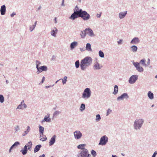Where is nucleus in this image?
Wrapping results in <instances>:
<instances>
[{"instance_id": "obj_57", "label": "nucleus", "mask_w": 157, "mask_h": 157, "mask_svg": "<svg viewBox=\"0 0 157 157\" xmlns=\"http://www.w3.org/2000/svg\"><path fill=\"white\" fill-rule=\"evenodd\" d=\"M54 20H55V23H56L57 22V21H56V17H55V19H54Z\"/></svg>"}, {"instance_id": "obj_12", "label": "nucleus", "mask_w": 157, "mask_h": 157, "mask_svg": "<svg viewBox=\"0 0 157 157\" xmlns=\"http://www.w3.org/2000/svg\"><path fill=\"white\" fill-rule=\"evenodd\" d=\"M128 98L127 94L126 93L123 94L121 96L118 97L117 99L118 100H122L125 98Z\"/></svg>"}, {"instance_id": "obj_50", "label": "nucleus", "mask_w": 157, "mask_h": 157, "mask_svg": "<svg viewBox=\"0 0 157 157\" xmlns=\"http://www.w3.org/2000/svg\"><path fill=\"white\" fill-rule=\"evenodd\" d=\"M45 77H43V78H42V81L41 82V84L43 83L44 82V81L45 80Z\"/></svg>"}, {"instance_id": "obj_54", "label": "nucleus", "mask_w": 157, "mask_h": 157, "mask_svg": "<svg viewBox=\"0 0 157 157\" xmlns=\"http://www.w3.org/2000/svg\"><path fill=\"white\" fill-rule=\"evenodd\" d=\"M45 155L44 154H43L42 155L39 156V157H44Z\"/></svg>"}, {"instance_id": "obj_48", "label": "nucleus", "mask_w": 157, "mask_h": 157, "mask_svg": "<svg viewBox=\"0 0 157 157\" xmlns=\"http://www.w3.org/2000/svg\"><path fill=\"white\" fill-rule=\"evenodd\" d=\"M157 154V151H155L154 152L152 157H155L156 155Z\"/></svg>"}, {"instance_id": "obj_58", "label": "nucleus", "mask_w": 157, "mask_h": 157, "mask_svg": "<svg viewBox=\"0 0 157 157\" xmlns=\"http://www.w3.org/2000/svg\"><path fill=\"white\" fill-rule=\"evenodd\" d=\"M112 157H117L116 155H113Z\"/></svg>"}, {"instance_id": "obj_35", "label": "nucleus", "mask_w": 157, "mask_h": 157, "mask_svg": "<svg viewBox=\"0 0 157 157\" xmlns=\"http://www.w3.org/2000/svg\"><path fill=\"white\" fill-rule=\"evenodd\" d=\"M94 67L95 69H99L100 66L99 64L97 62H96L94 64Z\"/></svg>"}, {"instance_id": "obj_14", "label": "nucleus", "mask_w": 157, "mask_h": 157, "mask_svg": "<svg viewBox=\"0 0 157 157\" xmlns=\"http://www.w3.org/2000/svg\"><path fill=\"white\" fill-rule=\"evenodd\" d=\"M78 17H79V14L74 12L71 15L70 18L71 19L74 20Z\"/></svg>"}, {"instance_id": "obj_22", "label": "nucleus", "mask_w": 157, "mask_h": 157, "mask_svg": "<svg viewBox=\"0 0 157 157\" xmlns=\"http://www.w3.org/2000/svg\"><path fill=\"white\" fill-rule=\"evenodd\" d=\"M41 147V145H36L35 147L34 150V152L35 153H36L39 151L40 148Z\"/></svg>"}, {"instance_id": "obj_32", "label": "nucleus", "mask_w": 157, "mask_h": 157, "mask_svg": "<svg viewBox=\"0 0 157 157\" xmlns=\"http://www.w3.org/2000/svg\"><path fill=\"white\" fill-rule=\"evenodd\" d=\"M41 138L40 139V140L44 141H45L47 139L46 136L45 135H44L43 134V135H41Z\"/></svg>"}, {"instance_id": "obj_36", "label": "nucleus", "mask_w": 157, "mask_h": 157, "mask_svg": "<svg viewBox=\"0 0 157 157\" xmlns=\"http://www.w3.org/2000/svg\"><path fill=\"white\" fill-rule=\"evenodd\" d=\"M99 55L100 57L103 58L104 56V54L101 51H99Z\"/></svg>"}, {"instance_id": "obj_19", "label": "nucleus", "mask_w": 157, "mask_h": 157, "mask_svg": "<svg viewBox=\"0 0 157 157\" xmlns=\"http://www.w3.org/2000/svg\"><path fill=\"white\" fill-rule=\"evenodd\" d=\"M40 63L39 61H36V67L37 69H39L38 64H40ZM39 69H47V67L45 66H41Z\"/></svg>"}, {"instance_id": "obj_2", "label": "nucleus", "mask_w": 157, "mask_h": 157, "mask_svg": "<svg viewBox=\"0 0 157 157\" xmlns=\"http://www.w3.org/2000/svg\"><path fill=\"white\" fill-rule=\"evenodd\" d=\"M79 16L85 21L88 20L90 18V15L85 11L82 10Z\"/></svg>"}, {"instance_id": "obj_23", "label": "nucleus", "mask_w": 157, "mask_h": 157, "mask_svg": "<svg viewBox=\"0 0 157 157\" xmlns=\"http://www.w3.org/2000/svg\"><path fill=\"white\" fill-rule=\"evenodd\" d=\"M26 107V105L24 103L23 104L22 102H21V105H19L17 107V109H21L23 108H25Z\"/></svg>"}, {"instance_id": "obj_13", "label": "nucleus", "mask_w": 157, "mask_h": 157, "mask_svg": "<svg viewBox=\"0 0 157 157\" xmlns=\"http://www.w3.org/2000/svg\"><path fill=\"white\" fill-rule=\"evenodd\" d=\"M86 34H88L89 36H92L94 35L93 31L90 29H86Z\"/></svg>"}, {"instance_id": "obj_56", "label": "nucleus", "mask_w": 157, "mask_h": 157, "mask_svg": "<svg viewBox=\"0 0 157 157\" xmlns=\"http://www.w3.org/2000/svg\"><path fill=\"white\" fill-rule=\"evenodd\" d=\"M50 87H51V86H46L45 87V88H49Z\"/></svg>"}, {"instance_id": "obj_21", "label": "nucleus", "mask_w": 157, "mask_h": 157, "mask_svg": "<svg viewBox=\"0 0 157 157\" xmlns=\"http://www.w3.org/2000/svg\"><path fill=\"white\" fill-rule=\"evenodd\" d=\"M86 50L89 51H92L91 45L90 43H87L86 46Z\"/></svg>"}, {"instance_id": "obj_47", "label": "nucleus", "mask_w": 157, "mask_h": 157, "mask_svg": "<svg viewBox=\"0 0 157 157\" xmlns=\"http://www.w3.org/2000/svg\"><path fill=\"white\" fill-rule=\"evenodd\" d=\"M112 110H110V109H109L107 111V115H108L110 113L112 112Z\"/></svg>"}, {"instance_id": "obj_59", "label": "nucleus", "mask_w": 157, "mask_h": 157, "mask_svg": "<svg viewBox=\"0 0 157 157\" xmlns=\"http://www.w3.org/2000/svg\"><path fill=\"white\" fill-rule=\"evenodd\" d=\"M155 78H157V75L155 76Z\"/></svg>"}, {"instance_id": "obj_40", "label": "nucleus", "mask_w": 157, "mask_h": 157, "mask_svg": "<svg viewBox=\"0 0 157 157\" xmlns=\"http://www.w3.org/2000/svg\"><path fill=\"white\" fill-rule=\"evenodd\" d=\"M75 65L76 68H78L79 66V60H77L75 62Z\"/></svg>"}, {"instance_id": "obj_28", "label": "nucleus", "mask_w": 157, "mask_h": 157, "mask_svg": "<svg viewBox=\"0 0 157 157\" xmlns=\"http://www.w3.org/2000/svg\"><path fill=\"white\" fill-rule=\"evenodd\" d=\"M86 145L85 144H82L78 145L77 147L78 149H81L82 150H84V149H86L84 148L85 146Z\"/></svg>"}, {"instance_id": "obj_1", "label": "nucleus", "mask_w": 157, "mask_h": 157, "mask_svg": "<svg viewBox=\"0 0 157 157\" xmlns=\"http://www.w3.org/2000/svg\"><path fill=\"white\" fill-rule=\"evenodd\" d=\"M92 63V59L90 57H86L82 59L80 62V67L81 69L86 68L90 65Z\"/></svg>"}, {"instance_id": "obj_37", "label": "nucleus", "mask_w": 157, "mask_h": 157, "mask_svg": "<svg viewBox=\"0 0 157 157\" xmlns=\"http://www.w3.org/2000/svg\"><path fill=\"white\" fill-rule=\"evenodd\" d=\"M27 147L29 149H30L32 147V143L31 141H29L27 144Z\"/></svg>"}, {"instance_id": "obj_38", "label": "nucleus", "mask_w": 157, "mask_h": 157, "mask_svg": "<svg viewBox=\"0 0 157 157\" xmlns=\"http://www.w3.org/2000/svg\"><path fill=\"white\" fill-rule=\"evenodd\" d=\"M45 121L46 122H49L50 121V119L49 118V116H45L44 118V120L43 121Z\"/></svg>"}, {"instance_id": "obj_51", "label": "nucleus", "mask_w": 157, "mask_h": 157, "mask_svg": "<svg viewBox=\"0 0 157 157\" xmlns=\"http://www.w3.org/2000/svg\"><path fill=\"white\" fill-rule=\"evenodd\" d=\"M122 40H119V41L118 42V44H120L122 43Z\"/></svg>"}, {"instance_id": "obj_60", "label": "nucleus", "mask_w": 157, "mask_h": 157, "mask_svg": "<svg viewBox=\"0 0 157 157\" xmlns=\"http://www.w3.org/2000/svg\"><path fill=\"white\" fill-rule=\"evenodd\" d=\"M81 51H83V49H81Z\"/></svg>"}, {"instance_id": "obj_49", "label": "nucleus", "mask_w": 157, "mask_h": 157, "mask_svg": "<svg viewBox=\"0 0 157 157\" xmlns=\"http://www.w3.org/2000/svg\"><path fill=\"white\" fill-rule=\"evenodd\" d=\"M61 6H64V0H62V2L61 4Z\"/></svg>"}, {"instance_id": "obj_43", "label": "nucleus", "mask_w": 157, "mask_h": 157, "mask_svg": "<svg viewBox=\"0 0 157 157\" xmlns=\"http://www.w3.org/2000/svg\"><path fill=\"white\" fill-rule=\"evenodd\" d=\"M67 78L66 76L64 77L63 79H62V82L63 83V84H64L66 83V81H67Z\"/></svg>"}, {"instance_id": "obj_45", "label": "nucleus", "mask_w": 157, "mask_h": 157, "mask_svg": "<svg viewBox=\"0 0 157 157\" xmlns=\"http://www.w3.org/2000/svg\"><path fill=\"white\" fill-rule=\"evenodd\" d=\"M81 108L82 109L81 110H82L84 109L85 108V105L84 104H81Z\"/></svg>"}, {"instance_id": "obj_16", "label": "nucleus", "mask_w": 157, "mask_h": 157, "mask_svg": "<svg viewBox=\"0 0 157 157\" xmlns=\"http://www.w3.org/2000/svg\"><path fill=\"white\" fill-rule=\"evenodd\" d=\"M56 136L54 135L51 139L49 142V145H53L55 142Z\"/></svg>"}, {"instance_id": "obj_42", "label": "nucleus", "mask_w": 157, "mask_h": 157, "mask_svg": "<svg viewBox=\"0 0 157 157\" xmlns=\"http://www.w3.org/2000/svg\"><path fill=\"white\" fill-rule=\"evenodd\" d=\"M101 119V117L99 114H98L96 116V121H99Z\"/></svg>"}, {"instance_id": "obj_52", "label": "nucleus", "mask_w": 157, "mask_h": 157, "mask_svg": "<svg viewBox=\"0 0 157 157\" xmlns=\"http://www.w3.org/2000/svg\"><path fill=\"white\" fill-rule=\"evenodd\" d=\"M101 15V13L100 14H97V16L98 17H100Z\"/></svg>"}, {"instance_id": "obj_39", "label": "nucleus", "mask_w": 157, "mask_h": 157, "mask_svg": "<svg viewBox=\"0 0 157 157\" xmlns=\"http://www.w3.org/2000/svg\"><path fill=\"white\" fill-rule=\"evenodd\" d=\"M132 51L133 52H136L137 49V47L135 46H133L131 47Z\"/></svg>"}, {"instance_id": "obj_61", "label": "nucleus", "mask_w": 157, "mask_h": 157, "mask_svg": "<svg viewBox=\"0 0 157 157\" xmlns=\"http://www.w3.org/2000/svg\"><path fill=\"white\" fill-rule=\"evenodd\" d=\"M80 1L81 0H79Z\"/></svg>"}, {"instance_id": "obj_29", "label": "nucleus", "mask_w": 157, "mask_h": 157, "mask_svg": "<svg viewBox=\"0 0 157 157\" xmlns=\"http://www.w3.org/2000/svg\"><path fill=\"white\" fill-rule=\"evenodd\" d=\"M77 45V43L76 42H74L71 44V48L72 49L74 48Z\"/></svg>"}, {"instance_id": "obj_27", "label": "nucleus", "mask_w": 157, "mask_h": 157, "mask_svg": "<svg viewBox=\"0 0 157 157\" xmlns=\"http://www.w3.org/2000/svg\"><path fill=\"white\" fill-rule=\"evenodd\" d=\"M19 144V142H15L14 144L11 147L9 151L10 152L11 151V150L13 148V147L15 146H17V145Z\"/></svg>"}, {"instance_id": "obj_24", "label": "nucleus", "mask_w": 157, "mask_h": 157, "mask_svg": "<svg viewBox=\"0 0 157 157\" xmlns=\"http://www.w3.org/2000/svg\"><path fill=\"white\" fill-rule=\"evenodd\" d=\"M27 151V147L26 145L25 146L23 150H21V151L22 152L23 155L26 154Z\"/></svg>"}, {"instance_id": "obj_33", "label": "nucleus", "mask_w": 157, "mask_h": 157, "mask_svg": "<svg viewBox=\"0 0 157 157\" xmlns=\"http://www.w3.org/2000/svg\"><path fill=\"white\" fill-rule=\"evenodd\" d=\"M86 30L84 31H81V36L82 38H83L85 37L86 36Z\"/></svg>"}, {"instance_id": "obj_53", "label": "nucleus", "mask_w": 157, "mask_h": 157, "mask_svg": "<svg viewBox=\"0 0 157 157\" xmlns=\"http://www.w3.org/2000/svg\"><path fill=\"white\" fill-rule=\"evenodd\" d=\"M15 13L13 12L12 14H11L10 16L11 17H13L14 15H15Z\"/></svg>"}, {"instance_id": "obj_17", "label": "nucleus", "mask_w": 157, "mask_h": 157, "mask_svg": "<svg viewBox=\"0 0 157 157\" xmlns=\"http://www.w3.org/2000/svg\"><path fill=\"white\" fill-rule=\"evenodd\" d=\"M127 13V11H125L124 12L120 13L119 14V17L120 19L123 18L126 15Z\"/></svg>"}, {"instance_id": "obj_15", "label": "nucleus", "mask_w": 157, "mask_h": 157, "mask_svg": "<svg viewBox=\"0 0 157 157\" xmlns=\"http://www.w3.org/2000/svg\"><path fill=\"white\" fill-rule=\"evenodd\" d=\"M139 40L138 38H134L131 42V43L133 44H136L139 42Z\"/></svg>"}, {"instance_id": "obj_30", "label": "nucleus", "mask_w": 157, "mask_h": 157, "mask_svg": "<svg viewBox=\"0 0 157 157\" xmlns=\"http://www.w3.org/2000/svg\"><path fill=\"white\" fill-rule=\"evenodd\" d=\"M118 91V87L117 86L115 85L114 86V91H113V94H116Z\"/></svg>"}, {"instance_id": "obj_20", "label": "nucleus", "mask_w": 157, "mask_h": 157, "mask_svg": "<svg viewBox=\"0 0 157 157\" xmlns=\"http://www.w3.org/2000/svg\"><path fill=\"white\" fill-rule=\"evenodd\" d=\"M39 132L40 133V136H41V135H43V134L44 128L43 127H42L41 126H39Z\"/></svg>"}, {"instance_id": "obj_8", "label": "nucleus", "mask_w": 157, "mask_h": 157, "mask_svg": "<svg viewBox=\"0 0 157 157\" xmlns=\"http://www.w3.org/2000/svg\"><path fill=\"white\" fill-rule=\"evenodd\" d=\"M74 136L75 139H79L82 136V134L79 131H76L74 133Z\"/></svg>"}, {"instance_id": "obj_25", "label": "nucleus", "mask_w": 157, "mask_h": 157, "mask_svg": "<svg viewBox=\"0 0 157 157\" xmlns=\"http://www.w3.org/2000/svg\"><path fill=\"white\" fill-rule=\"evenodd\" d=\"M149 98L151 99H152L153 98L154 96H153V94L151 93V91H149L148 94H147Z\"/></svg>"}, {"instance_id": "obj_34", "label": "nucleus", "mask_w": 157, "mask_h": 157, "mask_svg": "<svg viewBox=\"0 0 157 157\" xmlns=\"http://www.w3.org/2000/svg\"><path fill=\"white\" fill-rule=\"evenodd\" d=\"M91 154L93 155V157H95L97 155L96 152L94 150L91 151Z\"/></svg>"}, {"instance_id": "obj_5", "label": "nucleus", "mask_w": 157, "mask_h": 157, "mask_svg": "<svg viewBox=\"0 0 157 157\" xmlns=\"http://www.w3.org/2000/svg\"><path fill=\"white\" fill-rule=\"evenodd\" d=\"M90 154L87 149H84L80 153V156H78V157H90Z\"/></svg>"}, {"instance_id": "obj_6", "label": "nucleus", "mask_w": 157, "mask_h": 157, "mask_svg": "<svg viewBox=\"0 0 157 157\" xmlns=\"http://www.w3.org/2000/svg\"><path fill=\"white\" fill-rule=\"evenodd\" d=\"M108 141V138L105 136L102 137L100 139L99 145H105Z\"/></svg>"}, {"instance_id": "obj_10", "label": "nucleus", "mask_w": 157, "mask_h": 157, "mask_svg": "<svg viewBox=\"0 0 157 157\" xmlns=\"http://www.w3.org/2000/svg\"><path fill=\"white\" fill-rule=\"evenodd\" d=\"M6 7L5 5L2 6L0 9L1 13L2 15H5L6 12Z\"/></svg>"}, {"instance_id": "obj_18", "label": "nucleus", "mask_w": 157, "mask_h": 157, "mask_svg": "<svg viewBox=\"0 0 157 157\" xmlns=\"http://www.w3.org/2000/svg\"><path fill=\"white\" fill-rule=\"evenodd\" d=\"M57 31V30L56 28H54L51 32V34L54 36H56V34Z\"/></svg>"}, {"instance_id": "obj_46", "label": "nucleus", "mask_w": 157, "mask_h": 157, "mask_svg": "<svg viewBox=\"0 0 157 157\" xmlns=\"http://www.w3.org/2000/svg\"><path fill=\"white\" fill-rule=\"evenodd\" d=\"M46 69H38L37 71V74H39L40 72H42L43 71H46Z\"/></svg>"}, {"instance_id": "obj_31", "label": "nucleus", "mask_w": 157, "mask_h": 157, "mask_svg": "<svg viewBox=\"0 0 157 157\" xmlns=\"http://www.w3.org/2000/svg\"><path fill=\"white\" fill-rule=\"evenodd\" d=\"M30 130V128L29 126H28L27 127V129L26 131H25L24 132L25 133H24L22 134V136H25L26 134H27L29 131Z\"/></svg>"}, {"instance_id": "obj_3", "label": "nucleus", "mask_w": 157, "mask_h": 157, "mask_svg": "<svg viewBox=\"0 0 157 157\" xmlns=\"http://www.w3.org/2000/svg\"><path fill=\"white\" fill-rule=\"evenodd\" d=\"M143 122V121L142 119L136 120L134 122V127L135 129L138 128L139 129L141 127Z\"/></svg>"}, {"instance_id": "obj_4", "label": "nucleus", "mask_w": 157, "mask_h": 157, "mask_svg": "<svg viewBox=\"0 0 157 157\" xmlns=\"http://www.w3.org/2000/svg\"><path fill=\"white\" fill-rule=\"evenodd\" d=\"M91 91L89 88H86L83 93L82 97L83 98H88L90 96Z\"/></svg>"}, {"instance_id": "obj_41", "label": "nucleus", "mask_w": 157, "mask_h": 157, "mask_svg": "<svg viewBox=\"0 0 157 157\" xmlns=\"http://www.w3.org/2000/svg\"><path fill=\"white\" fill-rule=\"evenodd\" d=\"M4 101V98L2 95H0V101L1 103H2Z\"/></svg>"}, {"instance_id": "obj_44", "label": "nucleus", "mask_w": 157, "mask_h": 157, "mask_svg": "<svg viewBox=\"0 0 157 157\" xmlns=\"http://www.w3.org/2000/svg\"><path fill=\"white\" fill-rule=\"evenodd\" d=\"M36 23H37V22L36 21L35 22V23H34V25L33 26V27H30V30L31 31H32L35 28L36 25Z\"/></svg>"}, {"instance_id": "obj_9", "label": "nucleus", "mask_w": 157, "mask_h": 157, "mask_svg": "<svg viewBox=\"0 0 157 157\" xmlns=\"http://www.w3.org/2000/svg\"><path fill=\"white\" fill-rule=\"evenodd\" d=\"M138 76L137 75H132L129 80V82L131 84H133L137 80Z\"/></svg>"}, {"instance_id": "obj_26", "label": "nucleus", "mask_w": 157, "mask_h": 157, "mask_svg": "<svg viewBox=\"0 0 157 157\" xmlns=\"http://www.w3.org/2000/svg\"><path fill=\"white\" fill-rule=\"evenodd\" d=\"M134 65H135L136 67L137 68V69H143L142 67H140V64L139 63H138L137 62H136L134 63Z\"/></svg>"}, {"instance_id": "obj_55", "label": "nucleus", "mask_w": 157, "mask_h": 157, "mask_svg": "<svg viewBox=\"0 0 157 157\" xmlns=\"http://www.w3.org/2000/svg\"><path fill=\"white\" fill-rule=\"evenodd\" d=\"M143 71V69H138L139 71L140 72Z\"/></svg>"}, {"instance_id": "obj_7", "label": "nucleus", "mask_w": 157, "mask_h": 157, "mask_svg": "<svg viewBox=\"0 0 157 157\" xmlns=\"http://www.w3.org/2000/svg\"><path fill=\"white\" fill-rule=\"evenodd\" d=\"M150 63V60L149 59H147V61L146 62V61L145 59H141L140 62V65L145 66H148L149 65Z\"/></svg>"}, {"instance_id": "obj_11", "label": "nucleus", "mask_w": 157, "mask_h": 157, "mask_svg": "<svg viewBox=\"0 0 157 157\" xmlns=\"http://www.w3.org/2000/svg\"><path fill=\"white\" fill-rule=\"evenodd\" d=\"M82 10V9H80L79 7L76 6L74 9V11L75 13L79 14V15H80Z\"/></svg>"}]
</instances>
